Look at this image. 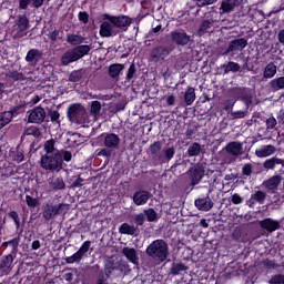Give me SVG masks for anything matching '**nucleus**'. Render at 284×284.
I'll list each match as a JSON object with an SVG mask.
<instances>
[{
    "label": "nucleus",
    "instance_id": "obj_18",
    "mask_svg": "<svg viewBox=\"0 0 284 284\" xmlns=\"http://www.w3.org/2000/svg\"><path fill=\"white\" fill-rule=\"evenodd\" d=\"M42 51H40L39 49H29L24 60L30 65L36 67L42 60Z\"/></svg>",
    "mask_w": 284,
    "mask_h": 284
},
{
    "label": "nucleus",
    "instance_id": "obj_13",
    "mask_svg": "<svg viewBox=\"0 0 284 284\" xmlns=\"http://www.w3.org/2000/svg\"><path fill=\"white\" fill-rule=\"evenodd\" d=\"M195 207L199 211L209 212L213 209L214 203L210 199V192L206 195H203L195 200L194 202Z\"/></svg>",
    "mask_w": 284,
    "mask_h": 284
},
{
    "label": "nucleus",
    "instance_id": "obj_34",
    "mask_svg": "<svg viewBox=\"0 0 284 284\" xmlns=\"http://www.w3.org/2000/svg\"><path fill=\"white\" fill-rule=\"evenodd\" d=\"M123 255L133 264H138L139 263V256L136 254V251L134 248H130V247H124L122 250Z\"/></svg>",
    "mask_w": 284,
    "mask_h": 284
},
{
    "label": "nucleus",
    "instance_id": "obj_23",
    "mask_svg": "<svg viewBox=\"0 0 284 284\" xmlns=\"http://www.w3.org/2000/svg\"><path fill=\"white\" fill-rule=\"evenodd\" d=\"M14 258H16V256L11 255V254L2 256V258L0 261V273L1 274H6V275L9 274Z\"/></svg>",
    "mask_w": 284,
    "mask_h": 284
},
{
    "label": "nucleus",
    "instance_id": "obj_50",
    "mask_svg": "<svg viewBox=\"0 0 284 284\" xmlns=\"http://www.w3.org/2000/svg\"><path fill=\"white\" fill-rule=\"evenodd\" d=\"M24 135H32L36 139H39L41 136V131L36 126H30L26 130Z\"/></svg>",
    "mask_w": 284,
    "mask_h": 284
},
{
    "label": "nucleus",
    "instance_id": "obj_64",
    "mask_svg": "<svg viewBox=\"0 0 284 284\" xmlns=\"http://www.w3.org/2000/svg\"><path fill=\"white\" fill-rule=\"evenodd\" d=\"M232 203L235 205L242 204L243 199L237 193H235L232 195Z\"/></svg>",
    "mask_w": 284,
    "mask_h": 284
},
{
    "label": "nucleus",
    "instance_id": "obj_27",
    "mask_svg": "<svg viewBox=\"0 0 284 284\" xmlns=\"http://www.w3.org/2000/svg\"><path fill=\"white\" fill-rule=\"evenodd\" d=\"M19 244H20V237L17 236L10 241H7V242H3L2 243V247L7 248L8 246L11 247V252L9 253V255H12L14 257H17V253H18V247H19Z\"/></svg>",
    "mask_w": 284,
    "mask_h": 284
},
{
    "label": "nucleus",
    "instance_id": "obj_3",
    "mask_svg": "<svg viewBox=\"0 0 284 284\" xmlns=\"http://www.w3.org/2000/svg\"><path fill=\"white\" fill-rule=\"evenodd\" d=\"M90 51V44H78L77 47H73V49H69V51L63 53L61 57V63L62 65L67 67L70 63L79 61L83 57L88 55Z\"/></svg>",
    "mask_w": 284,
    "mask_h": 284
},
{
    "label": "nucleus",
    "instance_id": "obj_45",
    "mask_svg": "<svg viewBox=\"0 0 284 284\" xmlns=\"http://www.w3.org/2000/svg\"><path fill=\"white\" fill-rule=\"evenodd\" d=\"M67 41L71 45H79L83 43L84 38L82 36H75L74 33H72L71 36H68Z\"/></svg>",
    "mask_w": 284,
    "mask_h": 284
},
{
    "label": "nucleus",
    "instance_id": "obj_32",
    "mask_svg": "<svg viewBox=\"0 0 284 284\" xmlns=\"http://www.w3.org/2000/svg\"><path fill=\"white\" fill-rule=\"evenodd\" d=\"M277 73V67L274 64V62H268L267 65L264 69L263 78L265 80L273 79Z\"/></svg>",
    "mask_w": 284,
    "mask_h": 284
},
{
    "label": "nucleus",
    "instance_id": "obj_1",
    "mask_svg": "<svg viewBox=\"0 0 284 284\" xmlns=\"http://www.w3.org/2000/svg\"><path fill=\"white\" fill-rule=\"evenodd\" d=\"M44 155L41 156L40 166L49 172L59 173L63 170V162L69 163L72 160V153L67 150H58L53 139L44 142Z\"/></svg>",
    "mask_w": 284,
    "mask_h": 284
},
{
    "label": "nucleus",
    "instance_id": "obj_4",
    "mask_svg": "<svg viewBox=\"0 0 284 284\" xmlns=\"http://www.w3.org/2000/svg\"><path fill=\"white\" fill-rule=\"evenodd\" d=\"M146 254L158 262H164L169 256L166 242L163 240L152 242L146 248Z\"/></svg>",
    "mask_w": 284,
    "mask_h": 284
},
{
    "label": "nucleus",
    "instance_id": "obj_52",
    "mask_svg": "<svg viewBox=\"0 0 284 284\" xmlns=\"http://www.w3.org/2000/svg\"><path fill=\"white\" fill-rule=\"evenodd\" d=\"M268 284H284V274L273 275Z\"/></svg>",
    "mask_w": 284,
    "mask_h": 284
},
{
    "label": "nucleus",
    "instance_id": "obj_44",
    "mask_svg": "<svg viewBox=\"0 0 284 284\" xmlns=\"http://www.w3.org/2000/svg\"><path fill=\"white\" fill-rule=\"evenodd\" d=\"M102 105L99 101H92L90 108V114L97 120L100 116Z\"/></svg>",
    "mask_w": 284,
    "mask_h": 284
},
{
    "label": "nucleus",
    "instance_id": "obj_8",
    "mask_svg": "<svg viewBox=\"0 0 284 284\" xmlns=\"http://www.w3.org/2000/svg\"><path fill=\"white\" fill-rule=\"evenodd\" d=\"M67 211V205L59 203L53 205L52 203H47L42 209V217L49 222L58 215H62Z\"/></svg>",
    "mask_w": 284,
    "mask_h": 284
},
{
    "label": "nucleus",
    "instance_id": "obj_41",
    "mask_svg": "<svg viewBox=\"0 0 284 284\" xmlns=\"http://www.w3.org/2000/svg\"><path fill=\"white\" fill-rule=\"evenodd\" d=\"M202 152V146L200 143H192L187 149V155L190 158L199 156Z\"/></svg>",
    "mask_w": 284,
    "mask_h": 284
},
{
    "label": "nucleus",
    "instance_id": "obj_35",
    "mask_svg": "<svg viewBox=\"0 0 284 284\" xmlns=\"http://www.w3.org/2000/svg\"><path fill=\"white\" fill-rule=\"evenodd\" d=\"M26 105V103H21L19 105L11 108L10 111H6L10 120L12 121L13 118H17L18 115L24 113Z\"/></svg>",
    "mask_w": 284,
    "mask_h": 284
},
{
    "label": "nucleus",
    "instance_id": "obj_2",
    "mask_svg": "<svg viewBox=\"0 0 284 284\" xmlns=\"http://www.w3.org/2000/svg\"><path fill=\"white\" fill-rule=\"evenodd\" d=\"M149 158L152 160L154 165H162L170 162L175 155V149L168 148L162 150V142L155 141L146 151Z\"/></svg>",
    "mask_w": 284,
    "mask_h": 284
},
{
    "label": "nucleus",
    "instance_id": "obj_25",
    "mask_svg": "<svg viewBox=\"0 0 284 284\" xmlns=\"http://www.w3.org/2000/svg\"><path fill=\"white\" fill-rule=\"evenodd\" d=\"M240 4H241V0H222L221 11L222 13H230L234 11V9Z\"/></svg>",
    "mask_w": 284,
    "mask_h": 284
},
{
    "label": "nucleus",
    "instance_id": "obj_63",
    "mask_svg": "<svg viewBox=\"0 0 284 284\" xmlns=\"http://www.w3.org/2000/svg\"><path fill=\"white\" fill-rule=\"evenodd\" d=\"M30 3H32L31 0H19V9L27 10Z\"/></svg>",
    "mask_w": 284,
    "mask_h": 284
},
{
    "label": "nucleus",
    "instance_id": "obj_39",
    "mask_svg": "<svg viewBox=\"0 0 284 284\" xmlns=\"http://www.w3.org/2000/svg\"><path fill=\"white\" fill-rule=\"evenodd\" d=\"M195 90L191 87L187 88L186 92L184 93V102L187 106L192 105L195 101Z\"/></svg>",
    "mask_w": 284,
    "mask_h": 284
},
{
    "label": "nucleus",
    "instance_id": "obj_16",
    "mask_svg": "<svg viewBox=\"0 0 284 284\" xmlns=\"http://www.w3.org/2000/svg\"><path fill=\"white\" fill-rule=\"evenodd\" d=\"M171 40L176 45H187L191 41V36H187L185 31H172L171 32Z\"/></svg>",
    "mask_w": 284,
    "mask_h": 284
},
{
    "label": "nucleus",
    "instance_id": "obj_17",
    "mask_svg": "<svg viewBox=\"0 0 284 284\" xmlns=\"http://www.w3.org/2000/svg\"><path fill=\"white\" fill-rule=\"evenodd\" d=\"M45 119V111L41 106L34 108L28 115L29 123L41 124Z\"/></svg>",
    "mask_w": 284,
    "mask_h": 284
},
{
    "label": "nucleus",
    "instance_id": "obj_26",
    "mask_svg": "<svg viewBox=\"0 0 284 284\" xmlns=\"http://www.w3.org/2000/svg\"><path fill=\"white\" fill-rule=\"evenodd\" d=\"M275 152H276V149L274 145H263L261 149H257L255 151V155L260 159H264L273 155Z\"/></svg>",
    "mask_w": 284,
    "mask_h": 284
},
{
    "label": "nucleus",
    "instance_id": "obj_12",
    "mask_svg": "<svg viewBox=\"0 0 284 284\" xmlns=\"http://www.w3.org/2000/svg\"><path fill=\"white\" fill-rule=\"evenodd\" d=\"M170 54L169 47H164L163 44H159L158 47H154L150 53V60L152 62H160L164 61L165 58H168Z\"/></svg>",
    "mask_w": 284,
    "mask_h": 284
},
{
    "label": "nucleus",
    "instance_id": "obj_33",
    "mask_svg": "<svg viewBox=\"0 0 284 284\" xmlns=\"http://www.w3.org/2000/svg\"><path fill=\"white\" fill-rule=\"evenodd\" d=\"M276 165H283L284 166V160H281V159L274 156L272 159L266 160L263 163V168L266 171L274 170Z\"/></svg>",
    "mask_w": 284,
    "mask_h": 284
},
{
    "label": "nucleus",
    "instance_id": "obj_46",
    "mask_svg": "<svg viewBox=\"0 0 284 284\" xmlns=\"http://www.w3.org/2000/svg\"><path fill=\"white\" fill-rule=\"evenodd\" d=\"M144 216H146L148 222H156L159 220L158 213L154 209L144 210Z\"/></svg>",
    "mask_w": 284,
    "mask_h": 284
},
{
    "label": "nucleus",
    "instance_id": "obj_29",
    "mask_svg": "<svg viewBox=\"0 0 284 284\" xmlns=\"http://www.w3.org/2000/svg\"><path fill=\"white\" fill-rule=\"evenodd\" d=\"M119 232L121 234L124 235H131V236H136L140 231L138 227H135L134 225H129L128 223H123L120 227H119Z\"/></svg>",
    "mask_w": 284,
    "mask_h": 284
},
{
    "label": "nucleus",
    "instance_id": "obj_49",
    "mask_svg": "<svg viewBox=\"0 0 284 284\" xmlns=\"http://www.w3.org/2000/svg\"><path fill=\"white\" fill-rule=\"evenodd\" d=\"M63 31H60L59 29H54V31L50 32L49 39L51 42H57V40H62Z\"/></svg>",
    "mask_w": 284,
    "mask_h": 284
},
{
    "label": "nucleus",
    "instance_id": "obj_55",
    "mask_svg": "<svg viewBox=\"0 0 284 284\" xmlns=\"http://www.w3.org/2000/svg\"><path fill=\"white\" fill-rule=\"evenodd\" d=\"M95 154L97 156L111 158L112 151L111 149L105 148V149L98 150Z\"/></svg>",
    "mask_w": 284,
    "mask_h": 284
},
{
    "label": "nucleus",
    "instance_id": "obj_37",
    "mask_svg": "<svg viewBox=\"0 0 284 284\" xmlns=\"http://www.w3.org/2000/svg\"><path fill=\"white\" fill-rule=\"evenodd\" d=\"M221 70H224V75L229 74L230 72L236 73L241 70L239 62H227L221 65Z\"/></svg>",
    "mask_w": 284,
    "mask_h": 284
},
{
    "label": "nucleus",
    "instance_id": "obj_10",
    "mask_svg": "<svg viewBox=\"0 0 284 284\" xmlns=\"http://www.w3.org/2000/svg\"><path fill=\"white\" fill-rule=\"evenodd\" d=\"M91 247V242L90 241H85L81 247L79 248V251H77L72 256L65 257L64 261L67 264H79L81 262V260L83 258L84 254L89 252Z\"/></svg>",
    "mask_w": 284,
    "mask_h": 284
},
{
    "label": "nucleus",
    "instance_id": "obj_5",
    "mask_svg": "<svg viewBox=\"0 0 284 284\" xmlns=\"http://www.w3.org/2000/svg\"><path fill=\"white\" fill-rule=\"evenodd\" d=\"M92 270L101 273L102 275H105V277L110 280L111 275H115V276L124 275L126 272V266L120 262L108 261L103 270L100 271V265L98 264L92 266Z\"/></svg>",
    "mask_w": 284,
    "mask_h": 284
},
{
    "label": "nucleus",
    "instance_id": "obj_24",
    "mask_svg": "<svg viewBox=\"0 0 284 284\" xmlns=\"http://www.w3.org/2000/svg\"><path fill=\"white\" fill-rule=\"evenodd\" d=\"M230 155L239 156L243 153V143L230 142L224 149Z\"/></svg>",
    "mask_w": 284,
    "mask_h": 284
},
{
    "label": "nucleus",
    "instance_id": "obj_48",
    "mask_svg": "<svg viewBox=\"0 0 284 284\" xmlns=\"http://www.w3.org/2000/svg\"><path fill=\"white\" fill-rule=\"evenodd\" d=\"M135 75H136V67H135L134 62H132V64L128 69L125 80L128 82H130L131 80H133L135 78Z\"/></svg>",
    "mask_w": 284,
    "mask_h": 284
},
{
    "label": "nucleus",
    "instance_id": "obj_9",
    "mask_svg": "<svg viewBox=\"0 0 284 284\" xmlns=\"http://www.w3.org/2000/svg\"><path fill=\"white\" fill-rule=\"evenodd\" d=\"M248 42L246 38H236L231 40L227 49L222 51L223 57L234 55L236 51H243L247 47Z\"/></svg>",
    "mask_w": 284,
    "mask_h": 284
},
{
    "label": "nucleus",
    "instance_id": "obj_38",
    "mask_svg": "<svg viewBox=\"0 0 284 284\" xmlns=\"http://www.w3.org/2000/svg\"><path fill=\"white\" fill-rule=\"evenodd\" d=\"M17 27L20 32H26L30 28L27 16H18Z\"/></svg>",
    "mask_w": 284,
    "mask_h": 284
},
{
    "label": "nucleus",
    "instance_id": "obj_54",
    "mask_svg": "<svg viewBox=\"0 0 284 284\" xmlns=\"http://www.w3.org/2000/svg\"><path fill=\"white\" fill-rule=\"evenodd\" d=\"M8 216L13 220L17 230L20 227V217L19 214L16 211H10L8 213Z\"/></svg>",
    "mask_w": 284,
    "mask_h": 284
},
{
    "label": "nucleus",
    "instance_id": "obj_30",
    "mask_svg": "<svg viewBox=\"0 0 284 284\" xmlns=\"http://www.w3.org/2000/svg\"><path fill=\"white\" fill-rule=\"evenodd\" d=\"M49 185L53 191H62L65 189V183L61 176L49 179Z\"/></svg>",
    "mask_w": 284,
    "mask_h": 284
},
{
    "label": "nucleus",
    "instance_id": "obj_42",
    "mask_svg": "<svg viewBox=\"0 0 284 284\" xmlns=\"http://www.w3.org/2000/svg\"><path fill=\"white\" fill-rule=\"evenodd\" d=\"M189 270V267L185 265V264H183V263H173L172 264V266H171V268H170V273L172 274V275H179V274H181L182 272H185V271H187Z\"/></svg>",
    "mask_w": 284,
    "mask_h": 284
},
{
    "label": "nucleus",
    "instance_id": "obj_40",
    "mask_svg": "<svg viewBox=\"0 0 284 284\" xmlns=\"http://www.w3.org/2000/svg\"><path fill=\"white\" fill-rule=\"evenodd\" d=\"M213 27V20H203L200 24L199 34L202 37L209 32Z\"/></svg>",
    "mask_w": 284,
    "mask_h": 284
},
{
    "label": "nucleus",
    "instance_id": "obj_14",
    "mask_svg": "<svg viewBox=\"0 0 284 284\" xmlns=\"http://www.w3.org/2000/svg\"><path fill=\"white\" fill-rule=\"evenodd\" d=\"M258 225L263 231H266L268 233H273L281 229V222L271 217L260 221Z\"/></svg>",
    "mask_w": 284,
    "mask_h": 284
},
{
    "label": "nucleus",
    "instance_id": "obj_36",
    "mask_svg": "<svg viewBox=\"0 0 284 284\" xmlns=\"http://www.w3.org/2000/svg\"><path fill=\"white\" fill-rule=\"evenodd\" d=\"M84 74H85L84 69L74 70L70 73L68 80H69V82H72V83H79L82 81Z\"/></svg>",
    "mask_w": 284,
    "mask_h": 284
},
{
    "label": "nucleus",
    "instance_id": "obj_56",
    "mask_svg": "<svg viewBox=\"0 0 284 284\" xmlns=\"http://www.w3.org/2000/svg\"><path fill=\"white\" fill-rule=\"evenodd\" d=\"M263 264H264V266L266 267V268H268V270H276V268H278L280 267V265L275 262V261H273V260H265L264 262H263Z\"/></svg>",
    "mask_w": 284,
    "mask_h": 284
},
{
    "label": "nucleus",
    "instance_id": "obj_7",
    "mask_svg": "<svg viewBox=\"0 0 284 284\" xmlns=\"http://www.w3.org/2000/svg\"><path fill=\"white\" fill-rule=\"evenodd\" d=\"M106 20L110 21L118 34L126 32L132 23V18H129V16H106Z\"/></svg>",
    "mask_w": 284,
    "mask_h": 284
},
{
    "label": "nucleus",
    "instance_id": "obj_53",
    "mask_svg": "<svg viewBox=\"0 0 284 284\" xmlns=\"http://www.w3.org/2000/svg\"><path fill=\"white\" fill-rule=\"evenodd\" d=\"M10 79H12L13 81H22L23 80V74L21 72L18 71H9L7 74Z\"/></svg>",
    "mask_w": 284,
    "mask_h": 284
},
{
    "label": "nucleus",
    "instance_id": "obj_15",
    "mask_svg": "<svg viewBox=\"0 0 284 284\" xmlns=\"http://www.w3.org/2000/svg\"><path fill=\"white\" fill-rule=\"evenodd\" d=\"M190 179H191V186H195L197 185L202 179L204 178V174H205V170L203 166H195L193 169H191L189 172H187Z\"/></svg>",
    "mask_w": 284,
    "mask_h": 284
},
{
    "label": "nucleus",
    "instance_id": "obj_59",
    "mask_svg": "<svg viewBox=\"0 0 284 284\" xmlns=\"http://www.w3.org/2000/svg\"><path fill=\"white\" fill-rule=\"evenodd\" d=\"M109 280L110 278H108L104 274L99 272L95 284H110Z\"/></svg>",
    "mask_w": 284,
    "mask_h": 284
},
{
    "label": "nucleus",
    "instance_id": "obj_20",
    "mask_svg": "<svg viewBox=\"0 0 284 284\" xmlns=\"http://www.w3.org/2000/svg\"><path fill=\"white\" fill-rule=\"evenodd\" d=\"M118 36L116 29L111 24L110 20L106 22H101L100 24V37L101 38H111Z\"/></svg>",
    "mask_w": 284,
    "mask_h": 284
},
{
    "label": "nucleus",
    "instance_id": "obj_47",
    "mask_svg": "<svg viewBox=\"0 0 284 284\" xmlns=\"http://www.w3.org/2000/svg\"><path fill=\"white\" fill-rule=\"evenodd\" d=\"M12 120L9 118V114L4 112H0V130L7 126Z\"/></svg>",
    "mask_w": 284,
    "mask_h": 284
},
{
    "label": "nucleus",
    "instance_id": "obj_11",
    "mask_svg": "<svg viewBox=\"0 0 284 284\" xmlns=\"http://www.w3.org/2000/svg\"><path fill=\"white\" fill-rule=\"evenodd\" d=\"M98 139L103 141V145L110 150L118 149L121 142L120 138L114 133H102Z\"/></svg>",
    "mask_w": 284,
    "mask_h": 284
},
{
    "label": "nucleus",
    "instance_id": "obj_21",
    "mask_svg": "<svg viewBox=\"0 0 284 284\" xmlns=\"http://www.w3.org/2000/svg\"><path fill=\"white\" fill-rule=\"evenodd\" d=\"M231 92L234 98L241 99L246 104L252 103L253 97L247 92L245 88H234Z\"/></svg>",
    "mask_w": 284,
    "mask_h": 284
},
{
    "label": "nucleus",
    "instance_id": "obj_58",
    "mask_svg": "<svg viewBox=\"0 0 284 284\" xmlns=\"http://www.w3.org/2000/svg\"><path fill=\"white\" fill-rule=\"evenodd\" d=\"M276 125H277V121L273 115L266 120L267 130H273Z\"/></svg>",
    "mask_w": 284,
    "mask_h": 284
},
{
    "label": "nucleus",
    "instance_id": "obj_61",
    "mask_svg": "<svg viewBox=\"0 0 284 284\" xmlns=\"http://www.w3.org/2000/svg\"><path fill=\"white\" fill-rule=\"evenodd\" d=\"M49 116L51 119L52 123H59V119H60V113L58 111H49Z\"/></svg>",
    "mask_w": 284,
    "mask_h": 284
},
{
    "label": "nucleus",
    "instance_id": "obj_60",
    "mask_svg": "<svg viewBox=\"0 0 284 284\" xmlns=\"http://www.w3.org/2000/svg\"><path fill=\"white\" fill-rule=\"evenodd\" d=\"M134 222L138 226H142L145 222V215L143 213L135 215Z\"/></svg>",
    "mask_w": 284,
    "mask_h": 284
},
{
    "label": "nucleus",
    "instance_id": "obj_31",
    "mask_svg": "<svg viewBox=\"0 0 284 284\" xmlns=\"http://www.w3.org/2000/svg\"><path fill=\"white\" fill-rule=\"evenodd\" d=\"M282 178L281 175H275L272 176L271 179H268L267 181H264L263 185L270 190V191H274L278 187V185L281 184Z\"/></svg>",
    "mask_w": 284,
    "mask_h": 284
},
{
    "label": "nucleus",
    "instance_id": "obj_28",
    "mask_svg": "<svg viewBox=\"0 0 284 284\" xmlns=\"http://www.w3.org/2000/svg\"><path fill=\"white\" fill-rule=\"evenodd\" d=\"M125 69L124 64L115 63L109 67L108 73L113 80H118L121 72Z\"/></svg>",
    "mask_w": 284,
    "mask_h": 284
},
{
    "label": "nucleus",
    "instance_id": "obj_43",
    "mask_svg": "<svg viewBox=\"0 0 284 284\" xmlns=\"http://www.w3.org/2000/svg\"><path fill=\"white\" fill-rule=\"evenodd\" d=\"M270 87L274 92L284 89V77L276 78L270 82Z\"/></svg>",
    "mask_w": 284,
    "mask_h": 284
},
{
    "label": "nucleus",
    "instance_id": "obj_22",
    "mask_svg": "<svg viewBox=\"0 0 284 284\" xmlns=\"http://www.w3.org/2000/svg\"><path fill=\"white\" fill-rule=\"evenodd\" d=\"M267 194L264 191H256L255 193H253L250 197V200L247 201V205L253 209L255 206L256 203L263 205L265 200H266Z\"/></svg>",
    "mask_w": 284,
    "mask_h": 284
},
{
    "label": "nucleus",
    "instance_id": "obj_19",
    "mask_svg": "<svg viewBox=\"0 0 284 284\" xmlns=\"http://www.w3.org/2000/svg\"><path fill=\"white\" fill-rule=\"evenodd\" d=\"M151 197H152V194L149 191L140 190L133 194L132 200L135 205L142 206V205H145Z\"/></svg>",
    "mask_w": 284,
    "mask_h": 284
},
{
    "label": "nucleus",
    "instance_id": "obj_6",
    "mask_svg": "<svg viewBox=\"0 0 284 284\" xmlns=\"http://www.w3.org/2000/svg\"><path fill=\"white\" fill-rule=\"evenodd\" d=\"M68 119L70 122L78 125H84L89 122V115L87 113V110L80 103L71 104L68 108Z\"/></svg>",
    "mask_w": 284,
    "mask_h": 284
},
{
    "label": "nucleus",
    "instance_id": "obj_62",
    "mask_svg": "<svg viewBox=\"0 0 284 284\" xmlns=\"http://www.w3.org/2000/svg\"><path fill=\"white\" fill-rule=\"evenodd\" d=\"M78 18L82 23L87 24L89 21V13H87V11H80Z\"/></svg>",
    "mask_w": 284,
    "mask_h": 284
},
{
    "label": "nucleus",
    "instance_id": "obj_57",
    "mask_svg": "<svg viewBox=\"0 0 284 284\" xmlns=\"http://www.w3.org/2000/svg\"><path fill=\"white\" fill-rule=\"evenodd\" d=\"M253 173V165L251 163H247L242 169V174L244 176H251Z\"/></svg>",
    "mask_w": 284,
    "mask_h": 284
},
{
    "label": "nucleus",
    "instance_id": "obj_51",
    "mask_svg": "<svg viewBox=\"0 0 284 284\" xmlns=\"http://www.w3.org/2000/svg\"><path fill=\"white\" fill-rule=\"evenodd\" d=\"M26 203L30 209H36L37 206H39L40 201L30 195H26Z\"/></svg>",
    "mask_w": 284,
    "mask_h": 284
}]
</instances>
